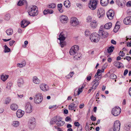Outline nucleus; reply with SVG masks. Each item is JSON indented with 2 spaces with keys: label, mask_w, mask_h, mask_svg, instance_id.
<instances>
[{
  "label": "nucleus",
  "mask_w": 131,
  "mask_h": 131,
  "mask_svg": "<svg viewBox=\"0 0 131 131\" xmlns=\"http://www.w3.org/2000/svg\"><path fill=\"white\" fill-rule=\"evenodd\" d=\"M19 123L18 121H16L13 122V126L17 127L19 125Z\"/></svg>",
  "instance_id": "43"
},
{
  "label": "nucleus",
  "mask_w": 131,
  "mask_h": 131,
  "mask_svg": "<svg viewBox=\"0 0 131 131\" xmlns=\"http://www.w3.org/2000/svg\"><path fill=\"white\" fill-rule=\"evenodd\" d=\"M8 75L5 74H3L1 76V79L3 81H5L8 77Z\"/></svg>",
  "instance_id": "34"
},
{
  "label": "nucleus",
  "mask_w": 131,
  "mask_h": 131,
  "mask_svg": "<svg viewBox=\"0 0 131 131\" xmlns=\"http://www.w3.org/2000/svg\"><path fill=\"white\" fill-rule=\"evenodd\" d=\"M112 23L110 22L106 24L104 26V28L106 29H108L112 27Z\"/></svg>",
  "instance_id": "29"
},
{
  "label": "nucleus",
  "mask_w": 131,
  "mask_h": 131,
  "mask_svg": "<svg viewBox=\"0 0 131 131\" xmlns=\"http://www.w3.org/2000/svg\"><path fill=\"white\" fill-rule=\"evenodd\" d=\"M92 75V74L91 73L90 74H89V75L86 78L87 80L89 81H90L91 79V76Z\"/></svg>",
  "instance_id": "56"
},
{
  "label": "nucleus",
  "mask_w": 131,
  "mask_h": 131,
  "mask_svg": "<svg viewBox=\"0 0 131 131\" xmlns=\"http://www.w3.org/2000/svg\"><path fill=\"white\" fill-rule=\"evenodd\" d=\"M126 6L127 7H130L131 6V1H129L127 3Z\"/></svg>",
  "instance_id": "58"
},
{
  "label": "nucleus",
  "mask_w": 131,
  "mask_h": 131,
  "mask_svg": "<svg viewBox=\"0 0 131 131\" xmlns=\"http://www.w3.org/2000/svg\"><path fill=\"white\" fill-rule=\"evenodd\" d=\"M97 22L95 20L93 21L90 23V25L92 28H95L97 26Z\"/></svg>",
  "instance_id": "25"
},
{
  "label": "nucleus",
  "mask_w": 131,
  "mask_h": 131,
  "mask_svg": "<svg viewBox=\"0 0 131 131\" xmlns=\"http://www.w3.org/2000/svg\"><path fill=\"white\" fill-rule=\"evenodd\" d=\"M110 78L112 79H115L117 78V76L115 74H112L110 75Z\"/></svg>",
  "instance_id": "51"
},
{
  "label": "nucleus",
  "mask_w": 131,
  "mask_h": 131,
  "mask_svg": "<svg viewBox=\"0 0 131 131\" xmlns=\"http://www.w3.org/2000/svg\"><path fill=\"white\" fill-rule=\"evenodd\" d=\"M114 49V47L113 46H111L108 48L107 51L108 53L112 52Z\"/></svg>",
  "instance_id": "38"
},
{
  "label": "nucleus",
  "mask_w": 131,
  "mask_h": 131,
  "mask_svg": "<svg viewBox=\"0 0 131 131\" xmlns=\"http://www.w3.org/2000/svg\"><path fill=\"white\" fill-rule=\"evenodd\" d=\"M5 49L4 52L5 53L9 52L10 51V49L8 48L6 45H4Z\"/></svg>",
  "instance_id": "44"
},
{
  "label": "nucleus",
  "mask_w": 131,
  "mask_h": 131,
  "mask_svg": "<svg viewBox=\"0 0 131 131\" xmlns=\"http://www.w3.org/2000/svg\"><path fill=\"white\" fill-rule=\"evenodd\" d=\"M57 118V116H55L53 117V118L51 119V120L50 121V125H52L53 124L55 123L56 124V121H55V119H56Z\"/></svg>",
  "instance_id": "42"
},
{
  "label": "nucleus",
  "mask_w": 131,
  "mask_h": 131,
  "mask_svg": "<svg viewBox=\"0 0 131 131\" xmlns=\"http://www.w3.org/2000/svg\"><path fill=\"white\" fill-rule=\"evenodd\" d=\"M90 34V31L88 30H86L85 32V35L86 36H89Z\"/></svg>",
  "instance_id": "53"
},
{
  "label": "nucleus",
  "mask_w": 131,
  "mask_h": 131,
  "mask_svg": "<svg viewBox=\"0 0 131 131\" xmlns=\"http://www.w3.org/2000/svg\"><path fill=\"white\" fill-rule=\"evenodd\" d=\"M24 112L20 110H18L16 112L17 117L18 118L22 117L24 114Z\"/></svg>",
  "instance_id": "19"
},
{
  "label": "nucleus",
  "mask_w": 131,
  "mask_h": 131,
  "mask_svg": "<svg viewBox=\"0 0 131 131\" xmlns=\"http://www.w3.org/2000/svg\"><path fill=\"white\" fill-rule=\"evenodd\" d=\"M62 4H59L58 5V9L59 12L61 13L63 12V10L62 9Z\"/></svg>",
  "instance_id": "36"
},
{
  "label": "nucleus",
  "mask_w": 131,
  "mask_h": 131,
  "mask_svg": "<svg viewBox=\"0 0 131 131\" xmlns=\"http://www.w3.org/2000/svg\"><path fill=\"white\" fill-rule=\"evenodd\" d=\"M114 65L118 68H119L122 66L123 64L119 62L116 61L114 62Z\"/></svg>",
  "instance_id": "28"
},
{
  "label": "nucleus",
  "mask_w": 131,
  "mask_h": 131,
  "mask_svg": "<svg viewBox=\"0 0 131 131\" xmlns=\"http://www.w3.org/2000/svg\"><path fill=\"white\" fill-rule=\"evenodd\" d=\"M124 60L126 59L127 60L130 61L131 59V57L129 56H126V58H124Z\"/></svg>",
  "instance_id": "59"
},
{
  "label": "nucleus",
  "mask_w": 131,
  "mask_h": 131,
  "mask_svg": "<svg viewBox=\"0 0 131 131\" xmlns=\"http://www.w3.org/2000/svg\"><path fill=\"white\" fill-rule=\"evenodd\" d=\"M56 119L55 121H56V124L58 126L61 127L63 126L65 124V122L62 121V118L60 116H57Z\"/></svg>",
  "instance_id": "6"
},
{
  "label": "nucleus",
  "mask_w": 131,
  "mask_h": 131,
  "mask_svg": "<svg viewBox=\"0 0 131 131\" xmlns=\"http://www.w3.org/2000/svg\"><path fill=\"white\" fill-rule=\"evenodd\" d=\"M124 0H116L117 4L119 6L122 7L124 4Z\"/></svg>",
  "instance_id": "30"
},
{
  "label": "nucleus",
  "mask_w": 131,
  "mask_h": 131,
  "mask_svg": "<svg viewBox=\"0 0 131 131\" xmlns=\"http://www.w3.org/2000/svg\"><path fill=\"white\" fill-rule=\"evenodd\" d=\"M74 74V73L73 72H70L69 75H70V77L71 78Z\"/></svg>",
  "instance_id": "63"
},
{
  "label": "nucleus",
  "mask_w": 131,
  "mask_h": 131,
  "mask_svg": "<svg viewBox=\"0 0 131 131\" xmlns=\"http://www.w3.org/2000/svg\"><path fill=\"white\" fill-rule=\"evenodd\" d=\"M74 57V59L75 60H79L80 59L81 56L80 54H77Z\"/></svg>",
  "instance_id": "46"
},
{
  "label": "nucleus",
  "mask_w": 131,
  "mask_h": 131,
  "mask_svg": "<svg viewBox=\"0 0 131 131\" xmlns=\"http://www.w3.org/2000/svg\"><path fill=\"white\" fill-rule=\"evenodd\" d=\"M97 4V0H90L89 6L91 9L94 10L96 9Z\"/></svg>",
  "instance_id": "5"
},
{
  "label": "nucleus",
  "mask_w": 131,
  "mask_h": 131,
  "mask_svg": "<svg viewBox=\"0 0 131 131\" xmlns=\"http://www.w3.org/2000/svg\"><path fill=\"white\" fill-rule=\"evenodd\" d=\"M104 69H102L101 70L100 69H98L96 73L95 74V76H96L97 75L99 76H100L101 75V72H103L104 71Z\"/></svg>",
  "instance_id": "37"
},
{
  "label": "nucleus",
  "mask_w": 131,
  "mask_h": 131,
  "mask_svg": "<svg viewBox=\"0 0 131 131\" xmlns=\"http://www.w3.org/2000/svg\"><path fill=\"white\" fill-rule=\"evenodd\" d=\"M43 99L42 94L40 93H36L34 97V102L36 104H39L42 102Z\"/></svg>",
  "instance_id": "2"
},
{
  "label": "nucleus",
  "mask_w": 131,
  "mask_h": 131,
  "mask_svg": "<svg viewBox=\"0 0 131 131\" xmlns=\"http://www.w3.org/2000/svg\"><path fill=\"white\" fill-rule=\"evenodd\" d=\"M25 108L26 112L27 113H31L33 110V107L31 104L29 102L25 103Z\"/></svg>",
  "instance_id": "7"
},
{
  "label": "nucleus",
  "mask_w": 131,
  "mask_h": 131,
  "mask_svg": "<svg viewBox=\"0 0 131 131\" xmlns=\"http://www.w3.org/2000/svg\"><path fill=\"white\" fill-rule=\"evenodd\" d=\"M100 3L103 6H106L109 3V0H101Z\"/></svg>",
  "instance_id": "24"
},
{
  "label": "nucleus",
  "mask_w": 131,
  "mask_h": 131,
  "mask_svg": "<svg viewBox=\"0 0 131 131\" xmlns=\"http://www.w3.org/2000/svg\"><path fill=\"white\" fill-rule=\"evenodd\" d=\"M131 125L129 124H126L125 125L124 129L127 131H128L130 130Z\"/></svg>",
  "instance_id": "39"
},
{
  "label": "nucleus",
  "mask_w": 131,
  "mask_h": 131,
  "mask_svg": "<svg viewBox=\"0 0 131 131\" xmlns=\"http://www.w3.org/2000/svg\"><path fill=\"white\" fill-rule=\"evenodd\" d=\"M39 86L41 90L44 91H47L49 89V87L48 85L45 84H40Z\"/></svg>",
  "instance_id": "15"
},
{
  "label": "nucleus",
  "mask_w": 131,
  "mask_h": 131,
  "mask_svg": "<svg viewBox=\"0 0 131 131\" xmlns=\"http://www.w3.org/2000/svg\"><path fill=\"white\" fill-rule=\"evenodd\" d=\"M103 26H101L99 30V36L100 37V36H102L104 38L108 36L107 32H105L103 30Z\"/></svg>",
  "instance_id": "11"
},
{
  "label": "nucleus",
  "mask_w": 131,
  "mask_h": 131,
  "mask_svg": "<svg viewBox=\"0 0 131 131\" xmlns=\"http://www.w3.org/2000/svg\"><path fill=\"white\" fill-rule=\"evenodd\" d=\"M123 21L126 25H131V16H129L126 17L124 19Z\"/></svg>",
  "instance_id": "18"
},
{
  "label": "nucleus",
  "mask_w": 131,
  "mask_h": 131,
  "mask_svg": "<svg viewBox=\"0 0 131 131\" xmlns=\"http://www.w3.org/2000/svg\"><path fill=\"white\" fill-rule=\"evenodd\" d=\"M15 42L14 40H12L9 42V44L10 46H12L13 44Z\"/></svg>",
  "instance_id": "57"
},
{
  "label": "nucleus",
  "mask_w": 131,
  "mask_h": 131,
  "mask_svg": "<svg viewBox=\"0 0 131 131\" xmlns=\"http://www.w3.org/2000/svg\"><path fill=\"white\" fill-rule=\"evenodd\" d=\"M90 38L92 42H97L99 41L100 37L98 34L96 32H94L90 35Z\"/></svg>",
  "instance_id": "3"
},
{
  "label": "nucleus",
  "mask_w": 131,
  "mask_h": 131,
  "mask_svg": "<svg viewBox=\"0 0 131 131\" xmlns=\"http://www.w3.org/2000/svg\"><path fill=\"white\" fill-rule=\"evenodd\" d=\"M114 14V12L112 10H109L106 13L107 17L110 20L113 19Z\"/></svg>",
  "instance_id": "12"
},
{
  "label": "nucleus",
  "mask_w": 131,
  "mask_h": 131,
  "mask_svg": "<svg viewBox=\"0 0 131 131\" xmlns=\"http://www.w3.org/2000/svg\"><path fill=\"white\" fill-rule=\"evenodd\" d=\"M10 101V99L9 97H7L6 98L4 101V103L6 104H8Z\"/></svg>",
  "instance_id": "47"
},
{
  "label": "nucleus",
  "mask_w": 131,
  "mask_h": 131,
  "mask_svg": "<svg viewBox=\"0 0 131 131\" xmlns=\"http://www.w3.org/2000/svg\"><path fill=\"white\" fill-rule=\"evenodd\" d=\"M121 123L120 122L117 120L114 122L113 129L114 131H119L120 128Z\"/></svg>",
  "instance_id": "10"
},
{
  "label": "nucleus",
  "mask_w": 131,
  "mask_h": 131,
  "mask_svg": "<svg viewBox=\"0 0 131 131\" xmlns=\"http://www.w3.org/2000/svg\"><path fill=\"white\" fill-rule=\"evenodd\" d=\"M79 49V47L77 45H74L71 48L69 53L70 55L74 56L77 54L78 52Z\"/></svg>",
  "instance_id": "4"
},
{
  "label": "nucleus",
  "mask_w": 131,
  "mask_h": 131,
  "mask_svg": "<svg viewBox=\"0 0 131 131\" xmlns=\"http://www.w3.org/2000/svg\"><path fill=\"white\" fill-rule=\"evenodd\" d=\"M60 20L62 23H67L68 21V17L66 16L62 15L60 16Z\"/></svg>",
  "instance_id": "17"
},
{
  "label": "nucleus",
  "mask_w": 131,
  "mask_h": 131,
  "mask_svg": "<svg viewBox=\"0 0 131 131\" xmlns=\"http://www.w3.org/2000/svg\"><path fill=\"white\" fill-rule=\"evenodd\" d=\"M28 12L30 16L34 17L37 16L38 14L37 7L34 5L29 8Z\"/></svg>",
  "instance_id": "1"
},
{
  "label": "nucleus",
  "mask_w": 131,
  "mask_h": 131,
  "mask_svg": "<svg viewBox=\"0 0 131 131\" xmlns=\"http://www.w3.org/2000/svg\"><path fill=\"white\" fill-rule=\"evenodd\" d=\"M49 8L53 9L55 8L56 7V5L54 3H52L48 5L47 6Z\"/></svg>",
  "instance_id": "41"
},
{
  "label": "nucleus",
  "mask_w": 131,
  "mask_h": 131,
  "mask_svg": "<svg viewBox=\"0 0 131 131\" xmlns=\"http://www.w3.org/2000/svg\"><path fill=\"white\" fill-rule=\"evenodd\" d=\"M60 41V45L61 47H63L64 46L66 45V43L65 42L63 41Z\"/></svg>",
  "instance_id": "50"
},
{
  "label": "nucleus",
  "mask_w": 131,
  "mask_h": 131,
  "mask_svg": "<svg viewBox=\"0 0 131 131\" xmlns=\"http://www.w3.org/2000/svg\"><path fill=\"white\" fill-rule=\"evenodd\" d=\"M36 120L34 117L31 118L29 120L28 124L29 127L31 129H33L35 127Z\"/></svg>",
  "instance_id": "9"
},
{
  "label": "nucleus",
  "mask_w": 131,
  "mask_h": 131,
  "mask_svg": "<svg viewBox=\"0 0 131 131\" xmlns=\"http://www.w3.org/2000/svg\"><path fill=\"white\" fill-rule=\"evenodd\" d=\"M26 65V63L24 62L22 64L18 63L17 64L18 66L20 68H22L23 66H25Z\"/></svg>",
  "instance_id": "49"
},
{
  "label": "nucleus",
  "mask_w": 131,
  "mask_h": 131,
  "mask_svg": "<svg viewBox=\"0 0 131 131\" xmlns=\"http://www.w3.org/2000/svg\"><path fill=\"white\" fill-rule=\"evenodd\" d=\"M10 15L9 14H7L5 17V19L7 20H9L10 18Z\"/></svg>",
  "instance_id": "48"
},
{
  "label": "nucleus",
  "mask_w": 131,
  "mask_h": 131,
  "mask_svg": "<svg viewBox=\"0 0 131 131\" xmlns=\"http://www.w3.org/2000/svg\"><path fill=\"white\" fill-rule=\"evenodd\" d=\"M29 23V22L28 23L26 20H23L21 22V26L22 27L24 28L26 27Z\"/></svg>",
  "instance_id": "22"
},
{
  "label": "nucleus",
  "mask_w": 131,
  "mask_h": 131,
  "mask_svg": "<svg viewBox=\"0 0 131 131\" xmlns=\"http://www.w3.org/2000/svg\"><path fill=\"white\" fill-rule=\"evenodd\" d=\"M10 108L12 110L15 111L17 109L18 106L16 104H13L11 105Z\"/></svg>",
  "instance_id": "27"
},
{
  "label": "nucleus",
  "mask_w": 131,
  "mask_h": 131,
  "mask_svg": "<svg viewBox=\"0 0 131 131\" xmlns=\"http://www.w3.org/2000/svg\"><path fill=\"white\" fill-rule=\"evenodd\" d=\"M59 38L58 39L60 41H64V40L67 37V33L65 32H61L59 35Z\"/></svg>",
  "instance_id": "13"
},
{
  "label": "nucleus",
  "mask_w": 131,
  "mask_h": 131,
  "mask_svg": "<svg viewBox=\"0 0 131 131\" xmlns=\"http://www.w3.org/2000/svg\"><path fill=\"white\" fill-rule=\"evenodd\" d=\"M94 77L95 78V79L93 81H95V82L97 81V82H99V80H100L101 78V77L97 75L96 76H95V75Z\"/></svg>",
  "instance_id": "45"
},
{
  "label": "nucleus",
  "mask_w": 131,
  "mask_h": 131,
  "mask_svg": "<svg viewBox=\"0 0 131 131\" xmlns=\"http://www.w3.org/2000/svg\"><path fill=\"white\" fill-rule=\"evenodd\" d=\"M77 104L71 103L69 106V109L70 110H73L77 107Z\"/></svg>",
  "instance_id": "21"
},
{
  "label": "nucleus",
  "mask_w": 131,
  "mask_h": 131,
  "mask_svg": "<svg viewBox=\"0 0 131 131\" xmlns=\"http://www.w3.org/2000/svg\"><path fill=\"white\" fill-rule=\"evenodd\" d=\"M6 32L8 36H10L13 34V30L12 29L9 28L6 30Z\"/></svg>",
  "instance_id": "32"
},
{
  "label": "nucleus",
  "mask_w": 131,
  "mask_h": 131,
  "mask_svg": "<svg viewBox=\"0 0 131 131\" xmlns=\"http://www.w3.org/2000/svg\"><path fill=\"white\" fill-rule=\"evenodd\" d=\"M53 11L52 10L47 9V10H45L43 11V14L45 15L48 14H52L53 13Z\"/></svg>",
  "instance_id": "31"
},
{
  "label": "nucleus",
  "mask_w": 131,
  "mask_h": 131,
  "mask_svg": "<svg viewBox=\"0 0 131 131\" xmlns=\"http://www.w3.org/2000/svg\"><path fill=\"white\" fill-rule=\"evenodd\" d=\"M121 109L118 106H116L113 108L112 111V114L115 116L118 115L120 113Z\"/></svg>",
  "instance_id": "8"
},
{
  "label": "nucleus",
  "mask_w": 131,
  "mask_h": 131,
  "mask_svg": "<svg viewBox=\"0 0 131 131\" xmlns=\"http://www.w3.org/2000/svg\"><path fill=\"white\" fill-rule=\"evenodd\" d=\"M71 119V118L69 117L68 116L66 117L65 118V121L66 122H69L70 120Z\"/></svg>",
  "instance_id": "62"
},
{
  "label": "nucleus",
  "mask_w": 131,
  "mask_h": 131,
  "mask_svg": "<svg viewBox=\"0 0 131 131\" xmlns=\"http://www.w3.org/2000/svg\"><path fill=\"white\" fill-rule=\"evenodd\" d=\"M119 56L122 57H123L125 56V53L123 51H121L119 53Z\"/></svg>",
  "instance_id": "55"
},
{
  "label": "nucleus",
  "mask_w": 131,
  "mask_h": 131,
  "mask_svg": "<svg viewBox=\"0 0 131 131\" xmlns=\"http://www.w3.org/2000/svg\"><path fill=\"white\" fill-rule=\"evenodd\" d=\"M33 82L36 84H39L40 82V80L36 76L32 78Z\"/></svg>",
  "instance_id": "20"
},
{
  "label": "nucleus",
  "mask_w": 131,
  "mask_h": 131,
  "mask_svg": "<svg viewBox=\"0 0 131 131\" xmlns=\"http://www.w3.org/2000/svg\"><path fill=\"white\" fill-rule=\"evenodd\" d=\"M92 83L93 84L92 87V88L93 89V91H94L97 88L99 84V82H97V81L95 82V81H93Z\"/></svg>",
  "instance_id": "23"
},
{
  "label": "nucleus",
  "mask_w": 131,
  "mask_h": 131,
  "mask_svg": "<svg viewBox=\"0 0 131 131\" xmlns=\"http://www.w3.org/2000/svg\"><path fill=\"white\" fill-rule=\"evenodd\" d=\"M70 3L68 0H67L64 3V5L66 7L68 8L70 6Z\"/></svg>",
  "instance_id": "33"
},
{
  "label": "nucleus",
  "mask_w": 131,
  "mask_h": 131,
  "mask_svg": "<svg viewBox=\"0 0 131 131\" xmlns=\"http://www.w3.org/2000/svg\"><path fill=\"white\" fill-rule=\"evenodd\" d=\"M24 81L21 78H19L18 81V84L19 87H21L23 84Z\"/></svg>",
  "instance_id": "26"
},
{
  "label": "nucleus",
  "mask_w": 131,
  "mask_h": 131,
  "mask_svg": "<svg viewBox=\"0 0 131 131\" xmlns=\"http://www.w3.org/2000/svg\"><path fill=\"white\" fill-rule=\"evenodd\" d=\"M91 119L92 121H95L96 120V117H94L93 115H92L91 116Z\"/></svg>",
  "instance_id": "60"
},
{
  "label": "nucleus",
  "mask_w": 131,
  "mask_h": 131,
  "mask_svg": "<svg viewBox=\"0 0 131 131\" xmlns=\"http://www.w3.org/2000/svg\"><path fill=\"white\" fill-rule=\"evenodd\" d=\"M104 13V10L103 9L99 8L98 9L97 14L99 18H102L103 16Z\"/></svg>",
  "instance_id": "16"
},
{
  "label": "nucleus",
  "mask_w": 131,
  "mask_h": 131,
  "mask_svg": "<svg viewBox=\"0 0 131 131\" xmlns=\"http://www.w3.org/2000/svg\"><path fill=\"white\" fill-rule=\"evenodd\" d=\"M12 85V83L9 82H8L7 84V88L8 89H10Z\"/></svg>",
  "instance_id": "52"
},
{
  "label": "nucleus",
  "mask_w": 131,
  "mask_h": 131,
  "mask_svg": "<svg viewBox=\"0 0 131 131\" xmlns=\"http://www.w3.org/2000/svg\"><path fill=\"white\" fill-rule=\"evenodd\" d=\"M117 22L115 25V28L113 30L114 32H117L119 29L120 27L119 25H117Z\"/></svg>",
  "instance_id": "40"
},
{
  "label": "nucleus",
  "mask_w": 131,
  "mask_h": 131,
  "mask_svg": "<svg viewBox=\"0 0 131 131\" xmlns=\"http://www.w3.org/2000/svg\"><path fill=\"white\" fill-rule=\"evenodd\" d=\"M128 70L127 69H126L124 70V75H126L128 73Z\"/></svg>",
  "instance_id": "64"
},
{
  "label": "nucleus",
  "mask_w": 131,
  "mask_h": 131,
  "mask_svg": "<svg viewBox=\"0 0 131 131\" xmlns=\"http://www.w3.org/2000/svg\"><path fill=\"white\" fill-rule=\"evenodd\" d=\"M92 18L91 16H89L86 18L87 21V22H90L91 21Z\"/></svg>",
  "instance_id": "54"
},
{
  "label": "nucleus",
  "mask_w": 131,
  "mask_h": 131,
  "mask_svg": "<svg viewBox=\"0 0 131 131\" xmlns=\"http://www.w3.org/2000/svg\"><path fill=\"white\" fill-rule=\"evenodd\" d=\"M82 91V90L80 88H79L78 89V95H79L80 93Z\"/></svg>",
  "instance_id": "61"
},
{
  "label": "nucleus",
  "mask_w": 131,
  "mask_h": 131,
  "mask_svg": "<svg viewBox=\"0 0 131 131\" xmlns=\"http://www.w3.org/2000/svg\"><path fill=\"white\" fill-rule=\"evenodd\" d=\"M70 23L72 26H75L79 24V22L76 18L73 17L71 19Z\"/></svg>",
  "instance_id": "14"
},
{
  "label": "nucleus",
  "mask_w": 131,
  "mask_h": 131,
  "mask_svg": "<svg viewBox=\"0 0 131 131\" xmlns=\"http://www.w3.org/2000/svg\"><path fill=\"white\" fill-rule=\"evenodd\" d=\"M26 3V1L25 0H20L18 3L17 5L19 6H22Z\"/></svg>",
  "instance_id": "35"
}]
</instances>
